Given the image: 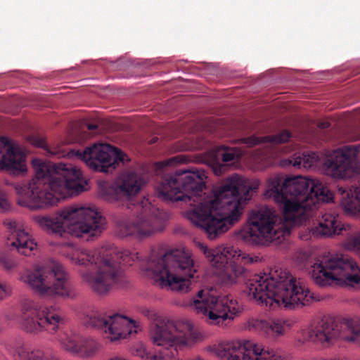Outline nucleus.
I'll return each instance as SVG.
<instances>
[{
  "mask_svg": "<svg viewBox=\"0 0 360 360\" xmlns=\"http://www.w3.org/2000/svg\"><path fill=\"white\" fill-rule=\"evenodd\" d=\"M6 295V290L4 289V287L0 284V300L3 299V297Z\"/></svg>",
  "mask_w": 360,
  "mask_h": 360,
  "instance_id": "c9c22d12",
  "label": "nucleus"
},
{
  "mask_svg": "<svg viewBox=\"0 0 360 360\" xmlns=\"http://www.w3.org/2000/svg\"><path fill=\"white\" fill-rule=\"evenodd\" d=\"M223 162H227L233 160L236 158H238V155L232 150H225L220 154Z\"/></svg>",
  "mask_w": 360,
  "mask_h": 360,
  "instance_id": "473e14b6",
  "label": "nucleus"
},
{
  "mask_svg": "<svg viewBox=\"0 0 360 360\" xmlns=\"http://www.w3.org/2000/svg\"><path fill=\"white\" fill-rule=\"evenodd\" d=\"M11 208V204L5 193L0 190V211L6 212Z\"/></svg>",
  "mask_w": 360,
  "mask_h": 360,
  "instance_id": "2f4dec72",
  "label": "nucleus"
},
{
  "mask_svg": "<svg viewBox=\"0 0 360 360\" xmlns=\"http://www.w3.org/2000/svg\"><path fill=\"white\" fill-rule=\"evenodd\" d=\"M249 323L252 328L262 331L267 335H281L284 333L285 328L289 326L286 321L281 319H273L269 321L255 319L251 321Z\"/></svg>",
  "mask_w": 360,
  "mask_h": 360,
  "instance_id": "a878e982",
  "label": "nucleus"
},
{
  "mask_svg": "<svg viewBox=\"0 0 360 360\" xmlns=\"http://www.w3.org/2000/svg\"><path fill=\"white\" fill-rule=\"evenodd\" d=\"M27 141L32 146L38 148H45L46 146L44 139L37 135L29 136L27 137Z\"/></svg>",
  "mask_w": 360,
  "mask_h": 360,
  "instance_id": "7c9ffc66",
  "label": "nucleus"
},
{
  "mask_svg": "<svg viewBox=\"0 0 360 360\" xmlns=\"http://www.w3.org/2000/svg\"><path fill=\"white\" fill-rule=\"evenodd\" d=\"M249 261H250V263L256 262H257V257H255V258H253V257H250V258H249Z\"/></svg>",
  "mask_w": 360,
  "mask_h": 360,
  "instance_id": "ea45409f",
  "label": "nucleus"
},
{
  "mask_svg": "<svg viewBox=\"0 0 360 360\" xmlns=\"http://www.w3.org/2000/svg\"><path fill=\"white\" fill-rule=\"evenodd\" d=\"M136 210L138 214L134 220L119 221L117 225L121 236L142 238L165 229L169 217L167 212L153 205L148 199L142 200L136 206Z\"/></svg>",
  "mask_w": 360,
  "mask_h": 360,
  "instance_id": "9d476101",
  "label": "nucleus"
},
{
  "mask_svg": "<svg viewBox=\"0 0 360 360\" xmlns=\"http://www.w3.org/2000/svg\"><path fill=\"white\" fill-rule=\"evenodd\" d=\"M4 225L7 230L6 245L18 253L30 256L37 248V243L32 239L29 228L21 219H6Z\"/></svg>",
  "mask_w": 360,
  "mask_h": 360,
  "instance_id": "6ab92c4d",
  "label": "nucleus"
},
{
  "mask_svg": "<svg viewBox=\"0 0 360 360\" xmlns=\"http://www.w3.org/2000/svg\"><path fill=\"white\" fill-rule=\"evenodd\" d=\"M65 323L62 309L56 305L39 306L32 300L25 301L22 306L21 326L30 333L46 331L53 334Z\"/></svg>",
  "mask_w": 360,
  "mask_h": 360,
  "instance_id": "f8f14e48",
  "label": "nucleus"
},
{
  "mask_svg": "<svg viewBox=\"0 0 360 360\" xmlns=\"http://www.w3.org/2000/svg\"><path fill=\"white\" fill-rule=\"evenodd\" d=\"M204 170L177 169L173 174H166L158 187V195L165 200L188 201L191 209L187 212L188 219L195 226L202 229L210 240L226 232L238 221L243 214V200L250 198L260 185L255 180L250 185L238 175L221 186L214 193L206 194Z\"/></svg>",
  "mask_w": 360,
  "mask_h": 360,
  "instance_id": "f257e3e1",
  "label": "nucleus"
},
{
  "mask_svg": "<svg viewBox=\"0 0 360 360\" xmlns=\"http://www.w3.org/2000/svg\"><path fill=\"white\" fill-rule=\"evenodd\" d=\"M349 225H345L338 220V215L332 213H325L319 221V226L303 231L300 238L307 240L312 237H328L333 235L342 234V231L349 229Z\"/></svg>",
  "mask_w": 360,
  "mask_h": 360,
  "instance_id": "5701e85b",
  "label": "nucleus"
},
{
  "mask_svg": "<svg viewBox=\"0 0 360 360\" xmlns=\"http://www.w3.org/2000/svg\"><path fill=\"white\" fill-rule=\"evenodd\" d=\"M60 342L65 350L83 358L92 357L101 349V344L97 340L82 337L76 333L65 334Z\"/></svg>",
  "mask_w": 360,
  "mask_h": 360,
  "instance_id": "4be33fe9",
  "label": "nucleus"
},
{
  "mask_svg": "<svg viewBox=\"0 0 360 360\" xmlns=\"http://www.w3.org/2000/svg\"><path fill=\"white\" fill-rule=\"evenodd\" d=\"M246 292L250 300L269 310L300 308L317 300L300 281L282 269L254 275L246 283Z\"/></svg>",
  "mask_w": 360,
  "mask_h": 360,
  "instance_id": "20e7f679",
  "label": "nucleus"
},
{
  "mask_svg": "<svg viewBox=\"0 0 360 360\" xmlns=\"http://www.w3.org/2000/svg\"><path fill=\"white\" fill-rule=\"evenodd\" d=\"M311 267V277L319 286L345 285L360 288V267L347 255H331L318 258Z\"/></svg>",
  "mask_w": 360,
  "mask_h": 360,
  "instance_id": "6e6552de",
  "label": "nucleus"
},
{
  "mask_svg": "<svg viewBox=\"0 0 360 360\" xmlns=\"http://www.w3.org/2000/svg\"><path fill=\"white\" fill-rule=\"evenodd\" d=\"M185 158L183 155H176L158 164L160 169L164 167L175 165L177 163L184 162Z\"/></svg>",
  "mask_w": 360,
  "mask_h": 360,
  "instance_id": "c756f323",
  "label": "nucleus"
},
{
  "mask_svg": "<svg viewBox=\"0 0 360 360\" xmlns=\"http://www.w3.org/2000/svg\"><path fill=\"white\" fill-rule=\"evenodd\" d=\"M330 124L328 122H321L319 124V127L321 129H326L329 127Z\"/></svg>",
  "mask_w": 360,
  "mask_h": 360,
  "instance_id": "e433bc0d",
  "label": "nucleus"
},
{
  "mask_svg": "<svg viewBox=\"0 0 360 360\" xmlns=\"http://www.w3.org/2000/svg\"><path fill=\"white\" fill-rule=\"evenodd\" d=\"M224 169V166L221 165L213 167V171L217 176H220L222 174Z\"/></svg>",
  "mask_w": 360,
  "mask_h": 360,
  "instance_id": "72a5a7b5",
  "label": "nucleus"
},
{
  "mask_svg": "<svg viewBox=\"0 0 360 360\" xmlns=\"http://www.w3.org/2000/svg\"><path fill=\"white\" fill-rule=\"evenodd\" d=\"M25 153L18 146L11 144L6 137L0 138V169L15 175L27 172Z\"/></svg>",
  "mask_w": 360,
  "mask_h": 360,
  "instance_id": "412c9836",
  "label": "nucleus"
},
{
  "mask_svg": "<svg viewBox=\"0 0 360 360\" xmlns=\"http://www.w3.org/2000/svg\"><path fill=\"white\" fill-rule=\"evenodd\" d=\"M36 222L48 232L60 236L65 233L87 240L100 236L104 229L105 218L95 208L71 205L53 216H37Z\"/></svg>",
  "mask_w": 360,
  "mask_h": 360,
  "instance_id": "423d86ee",
  "label": "nucleus"
},
{
  "mask_svg": "<svg viewBox=\"0 0 360 360\" xmlns=\"http://www.w3.org/2000/svg\"><path fill=\"white\" fill-rule=\"evenodd\" d=\"M343 245L346 250L355 252L360 256V233L348 236Z\"/></svg>",
  "mask_w": 360,
  "mask_h": 360,
  "instance_id": "c85d7f7f",
  "label": "nucleus"
},
{
  "mask_svg": "<svg viewBox=\"0 0 360 360\" xmlns=\"http://www.w3.org/2000/svg\"><path fill=\"white\" fill-rule=\"evenodd\" d=\"M146 184L144 178L134 172L121 174L113 182H101L98 184V193L105 200L117 202L129 200L136 195Z\"/></svg>",
  "mask_w": 360,
  "mask_h": 360,
  "instance_id": "dca6fc26",
  "label": "nucleus"
},
{
  "mask_svg": "<svg viewBox=\"0 0 360 360\" xmlns=\"http://www.w3.org/2000/svg\"><path fill=\"white\" fill-rule=\"evenodd\" d=\"M81 319L86 328L104 332L111 341L126 338L133 329L137 333L136 321L120 314L107 316L93 306L82 309Z\"/></svg>",
  "mask_w": 360,
  "mask_h": 360,
  "instance_id": "ddd939ff",
  "label": "nucleus"
},
{
  "mask_svg": "<svg viewBox=\"0 0 360 360\" xmlns=\"http://www.w3.org/2000/svg\"><path fill=\"white\" fill-rule=\"evenodd\" d=\"M158 137H153V139H151V140L149 141V143L150 144H153V143H155L158 141Z\"/></svg>",
  "mask_w": 360,
  "mask_h": 360,
  "instance_id": "58836bf2",
  "label": "nucleus"
},
{
  "mask_svg": "<svg viewBox=\"0 0 360 360\" xmlns=\"http://www.w3.org/2000/svg\"><path fill=\"white\" fill-rule=\"evenodd\" d=\"M359 153L357 146H346L329 153L323 164L326 174L342 179L352 168V164Z\"/></svg>",
  "mask_w": 360,
  "mask_h": 360,
  "instance_id": "aec40b11",
  "label": "nucleus"
},
{
  "mask_svg": "<svg viewBox=\"0 0 360 360\" xmlns=\"http://www.w3.org/2000/svg\"><path fill=\"white\" fill-rule=\"evenodd\" d=\"M337 192L340 196V205L344 211L360 218V186L350 188L338 185Z\"/></svg>",
  "mask_w": 360,
  "mask_h": 360,
  "instance_id": "b1692460",
  "label": "nucleus"
},
{
  "mask_svg": "<svg viewBox=\"0 0 360 360\" xmlns=\"http://www.w3.org/2000/svg\"><path fill=\"white\" fill-rule=\"evenodd\" d=\"M18 353L21 360H59L56 356L46 355L44 352L39 349L29 352L21 349Z\"/></svg>",
  "mask_w": 360,
  "mask_h": 360,
  "instance_id": "cd10ccee",
  "label": "nucleus"
},
{
  "mask_svg": "<svg viewBox=\"0 0 360 360\" xmlns=\"http://www.w3.org/2000/svg\"><path fill=\"white\" fill-rule=\"evenodd\" d=\"M35 176L18 191V204L35 210L56 205L60 199L84 190L80 169L71 165L55 164L34 159Z\"/></svg>",
  "mask_w": 360,
  "mask_h": 360,
  "instance_id": "7ed1b4c3",
  "label": "nucleus"
},
{
  "mask_svg": "<svg viewBox=\"0 0 360 360\" xmlns=\"http://www.w3.org/2000/svg\"><path fill=\"white\" fill-rule=\"evenodd\" d=\"M204 254L216 269L221 282L225 285H231L237 282V279L245 274L243 266L238 265L233 259L240 254L233 247H219L214 249H208L202 246Z\"/></svg>",
  "mask_w": 360,
  "mask_h": 360,
  "instance_id": "2eb2a0df",
  "label": "nucleus"
},
{
  "mask_svg": "<svg viewBox=\"0 0 360 360\" xmlns=\"http://www.w3.org/2000/svg\"><path fill=\"white\" fill-rule=\"evenodd\" d=\"M0 264L4 265V266L8 269H9L12 267L11 264H10V262L6 261V259L5 258H0Z\"/></svg>",
  "mask_w": 360,
  "mask_h": 360,
  "instance_id": "f704fd0d",
  "label": "nucleus"
},
{
  "mask_svg": "<svg viewBox=\"0 0 360 360\" xmlns=\"http://www.w3.org/2000/svg\"><path fill=\"white\" fill-rule=\"evenodd\" d=\"M318 158L319 155L315 152H304L302 155L288 160V163L297 167H300L301 165L304 167H311L316 162Z\"/></svg>",
  "mask_w": 360,
  "mask_h": 360,
  "instance_id": "bb28decb",
  "label": "nucleus"
},
{
  "mask_svg": "<svg viewBox=\"0 0 360 360\" xmlns=\"http://www.w3.org/2000/svg\"><path fill=\"white\" fill-rule=\"evenodd\" d=\"M333 193L319 179L276 174L265 184L264 196L282 207L284 221L278 224L276 211L267 206L250 213L248 224L238 233L245 243L257 245L278 241L288 236L293 226L307 221L319 201L333 200Z\"/></svg>",
  "mask_w": 360,
  "mask_h": 360,
  "instance_id": "f03ea898",
  "label": "nucleus"
},
{
  "mask_svg": "<svg viewBox=\"0 0 360 360\" xmlns=\"http://www.w3.org/2000/svg\"><path fill=\"white\" fill-rule=\"evenodd\" d=\"M78 155L91 169L101 172H112L124 158L120 150L103 143H94Z\"/></svg>",
  "mask_w": 360,
  "mask_h": 360,
  "instance_id": "a211bd4d",
  "label": "nucleus"
},
{
  "mask_svg": "<svg viewBox=\"0 0 360 360\" xmlns=\"http://www.w3.org/2000/svg\"><path fill=\"white\" fill-rule=\"evenodd\" d=\"M217 354L222 360H285L273 349H264L252 341L228 342L221 344Z\"/></svg>",
  "mask_w": 360,
  "mask_h": 360,
  "instance_id": "f3484780",
  "label": "nucleus"
},
{
  "mask_svg": "<svg viewBox=\"0 0 360 360\" xmlns=\"http://www.w3.org/2000/svg\"><path fill=\"white\" fill-rule=\"evenodd\" d=\"M292 138V132L289 130L283 129L276 135L266 136L262 137L251 136L249 137L243 138L240 141L248 147H253L262 143H270L273 145L285 143L288 142Z\"/></svg>",
  "mask_w": 360,
  "mask_h": 360,
  "instance_id": "393cba45",
  "label": "nucleus"
},
{
  "mask_svg": "<svg viewBox=\"0 0 360 360\" xmlns=\"http://www.w3.org/2000/svg\"><path fill=\"white\" fill-rule=\"evenodd\" d=\"M24 281L43 297L73 300L78 295L77 290L68 280L63 266L56 262L36 266L27 274Z\"/></svg>",
  "mask_w": 360,
  "mask_h": 360,
  "instance_id": "1a4fd4ad",
  "label": "nucleus"
},
{
  "mask_svg": "<svg viewBox=\"0 0 360 360\" xmlns=\"http://www.w3.org/2000/svg\"><path fill=\"white\" fill-rule=\"evenodd\" d=\"M155 283L161 288L187 292L196 269L191 255L184 250L174 249L162 254L153 252L148 262Z\"/></svg>",
  "mask_w": 360,
  "mask_h": 360,
  "instance_id": "0eeeda50",
  "label": "nucleus"
},
{
  "mask_svg": "<svg viewBox=\"0 0 360 360\" xmlns=\"http://www.w3.org/2000/svg\"><path fill=\"white\" fill-rule=\"evenodd\" d=\"M310 341L328 345L334 340L360 345V317L343 318L341 321L323 318L307 332Z\"/></svg>",
  "mask_w": 360,
  "mask_h": 360,
  "instance_id": "9b49d317",
  "label": "nucleus"
},
{
  "mask_svg": "<svg viewBox=\"0 0 360 360\" xmlns=\"http://www.w3.org/2000/svg\"><path fill=\"white\" fill-rule=\"evenodd\" d=\"M97 127H98V126L95 124H89L87 125V128L89 130H95L97 129Z\"/></svg>",
  "mask_w": 360,
  "mask_h": 360,
  "instance_id": "4c0bfd02",
  "label": "nucleus"
},
{
  "mask_svg": "<svg viewBox=\"0 0 360 360\" xmlns=\"http://www.w3.org/2000/svg\"><path fill=\"white\" fill-rule=\"evenodd\" d=\"M193 305L198 314L205 316L210 325L226 326L238 313V303L228 296L216 297L204 290L198 292Z\"/></svg>",
  "mask_w": 360,
  "mask_h": 360,
  "instance_id": "4468645a",
  "label": "nucleus"
},
{
  "mask_svg": "<svg viewBox=\"0 0 360 360\" xmlns=\"http://www.w3.org/2000/svg\"><path fill=\"white\" fill-rule=\"evenodd\" d=\"M72 259L76 264L95 266L96 273L80 271V276L94 293L105 295L114 287L125 286L127 281L121 264L131 266L133 262L140 259V257L138 252L129 250L117 252L112 248H101L93 252L82 250L74 254Z\"/></svg>",
  "mask_w": 360,
  "mask_h": 360,
  "instance_id": "39448f33",
  "label": "nucleus"
}]
</instances>
